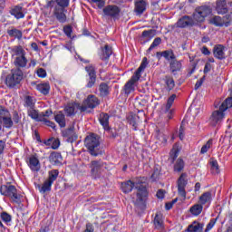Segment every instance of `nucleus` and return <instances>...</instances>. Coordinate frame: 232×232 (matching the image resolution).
<instances>
[{"label": "nucleus", "mask_w": 232, "mask_h": 232, "mask_svg": "<svg viewBox=\"0 0 232 232\" xmlns=\"http://www.w3.org/2000/svg\"><path fill=\"white\" fill-rule=\"evenodd\" d=\"M133 188L138 191L136 194L137 198L135 204H144V199L150 195V192L148 191V178L140 177L134 182L131 181V179H129L121 183V191L125 194L131 193Z\"/></svg>", "instance_id": "f257e3e1"}, {"label": "nucleus", "mask_w": 232, "mask_h": 232, "mask_svg": "<svg viewBox=\"0 0 232 232\" xmlns=\"http://www.w3.org/2000/svg\"><path fill=\"white\" fill-rule=\"evenodd\" d=\"M70 6V0H51L47 8H53V15L59 23H66V8Z\"/></svg>", "instance_id": "f03ea898"}, {"label": "nucleus", "mask_w": 232, "mask_h": 232, "mask_svg": "<svg viewBox=\"0 0 232 232\" xmlns=\"http://www.w3.org/2000/svg\"><path fill=\"white\" fill-rule=\"evenodd\" d=\"M11 56L14 58V64L15 70H24L28 66V58H26V51L21 45H14L11 48Z\"/></svg>", "instance_id": "7ed1b4c3"}, {"label": "nucleus", "mask_w": 232, "mask_h": 232, "mask_svg": "<svg viewBox=\"0 0 232 232\" xmlns=\"http://www.w3.org/2000/svg\"><path fill=\"white\" fill-rule=\"evenodd\" d=\"M229 108H232V97L227 98L219 106V110L212 112L209 119L211 126L215 127L217 124H220L224 121V117H226L225 111Z\"/></svg>", "instance_id": "20e7f679"}, {"label": "nucleus", "mask_w": 232, "mask_h": 232, "mask_svg": "<svg viewBox=\"0 0 232 232\" xmlns=\"http://www.w3.org/2000/svg\"><path fill=\"white\" fill-rule=\"evenodd\" d=\"M23 77L24 73L22 70L12 69L10 73L5 77V85L10 90H14V88H17L21 84Z\"/></svg>", "instance_id": "39448f33"}, {"label": "nucleus", "mask_w": 232, "mask_h": 232, "mask_svg": "<svg viewBox=\"0 0 232 232\" xmlns=\"http://www.w3.org/2000/svg\"><path fill=\"white\" fill-rule=\"evenodd\" d=\"M84 146L89 150V153L92 155V157H97L99 155V146H101V141H99V138L97 134L91 133L85 137Z\"/></svg>", "instance_id": "423d86ee"}, {"label": "nucleus", "mask_w": 232, "mask_h": 232, "mask_svg": "<svg viewBox=\"0 0 232 232\" xmlns=\"http://www.w3.org/2000/svg\"><path fill=\"white\" fill-rule=\"evenodd\" d=\"M0 193L4 197H8L16 204L21 202V195L17 193V188L10 183H7L6 185H1Z\"/></svg>", "instance_id": "0eeeda50"}, {"label": "nucleus", "mask_w": 232, "mask_h": 232, "mask_svg": "<svg viewBox=\"0 0 232 232\" xmlns=\"http://www.w3.org/2000/svg\"><path fill=\"white\" fill-rule=\"evenodd\" d=\"M210 14L211 7L208 5H202L196 8L193 14V19L194 21H197V23H204V21H206L207 16Z\"/></svg>", "instance_id": "6e6552de"}, {"label": "nucleus", "mask_w": 232, "mask_h": 232, "mask_svg": "<svg viewBox=\"0 0 232 232\" xmlns=\"http://www.w3.org/2000/svg\"><path fill=\"white\" fill-rule=\"evenodd\" d=\"M186 186H188V174L183 172L180 174L177 180V188H178V195L182 197V198L186 199L187 192Z\"/></svg>", "instance_id": "1a4fd4ad"}, {"label": "nucleus", "mask_w": 232, "mask_h": 232, "mask_svg": "<svg viewBox=\"0 0 232 232\" xmlns=\"http://www.w3.org/2000/svg\"><path fill=\"white\" fill-rule=\"evenodd\" d=\"M103 16L111 17V19H119V15H121V8L115 5H109L103 7Z\"/></svg>", "instance_id": "9d476101"}, {"label": "nucleus", "mask_w": 232, "mask_h": 232, "mask_svg": "<svg viewBox=\"0 0 232 232\" xmlns=\"http://www.w3.org/2000/svg\"><path fill=\"white\" fill-rule=\"evenodd\" d=\"M85 71L89 75L86 88H93V86H95V82H97V72L95 71V67L93 65L86 66Z\"/></svg>", "instance_id": "9b49d317"}, {"label": "nucleus", "mask_w": 232, "mask_h": 232, "mask_svg": "<svg viewBox=\"0 0 232 232\" xmlns=\"http://www.w3.org/2000/svg\"><path fill=\"white\" fill-rule=\"evenodd\" d=\"M229 19H231V15L229 14H227L224 17L214 16L209 20V24L218 27L229 26V24H231V22H229Z\"/></svg>", "instance_id": "f8f14e48"}, {"label": "nucleus", "mask_w": 232, "mask_h": 232, "mask_svg": "<svg viewBox=\"0 0 232 232\" xmlns=\"http://www.w3.org/2000/svg\"><path fill=\"white\" fill-rule=\"evenodd\" d=\"M25 162L34 173H39V171H41V161H39V159L36 158L35 155H32L27 158Z\"/></svg>", "instance_id": "ddd939ff"}, {"label": "nucleus", "mask_w": 232, "mask_h": 232, "mask_svg": "<svg viewBox=\"0 0 232 232\" xmlns=\"http://www.w3.org/2000/svg\"><path fill=\"white\" fill-rule=\"evenodd\" d=\"M140 79V77L133 74L123 86V93H125V95H130V93H133V92H135V82H137Z\"/></svg>", "instance_id": "4468645a"}, {"label": "nucleus", "mask_w": 232, "mask_h": 232, "mask_svg": "<svg viewBox=\"0 0 232 232\" xmlns=\"http://www.w3.org/2000/svg\"><path fill=\"white\" fill-rule=\"evenodd\" d=\"M111 55H113V47L111 45L105 44L103 47H101V51L99 53V57L101 61H103L104 63H108Z\"/></svg>", "instance_id": "2eb2a0df"}, {"label": "nucleus", "mask_w": 232, "mask_h": 232, "mask_svg": "<svg viewBox=\"0 0 232 232\" xmlns=\"http://www.w3.org/2000/svg\"><path fill=\"white\" fill-rule=\"evenodd\" d=\"M63 137H64L67 142L73 144L79 139V135L75 132V127L72 125L63 131Z\"/></svg>", "instance_id": "dca6fc26"}, {"label": "nucleus", "mask_w": 232, "mask_h": 232, "mask_svg": "<svg viewBox=\"0 0 232 232\" xmlns=\"http://www.w3.org/2000/svg\"><path fill=\"white\" fill-rule=\"evenodd\" d=\"M91 177L93 179L101 178V169H102V163L99 160H92L90 164Z\"/></svg>", "instance_id": "f3484780"}, {"label": "nucleus", "mask_w": 232, "mask_h": 232, "mask_svg": "<svg viewBox=\"0 0 232 232\" xmlns=\"http://www.w3.org/2000/svg\"><path fill=\"white\" fill-rule=\"evenodd\" d=\"M83 104H85L90 110H95L99 104H101V100L93 94H90L83 101Z\"/></svg>", "instance_id": "a211bd4d"}, {"label": "nucleus", "mask_w": 232, "mask_h": 232, "mask_svg": "<svg viewBox=\"0 0 232 232\" xmlns=\"http://www.w3.org/2000/svg\"><path fill=\"white\" fill-rule=\"evenodd\" d=\"M98 121L105 131H110L111 130L110 127V114L106 112L100 113Z\"/></svg>", "instance_id": "6ab92c4d"}, {"label": "nucleus", "mask_w": 232, "mask_h": 232, "mask_svg": "<svg viewBox=\"0 0 232 232\" xmlns=\"http://www.w3.org/2000/svg\"><path fill=\"white\" fill-rule=\"evenodd\" d=\"M49 162L53 166H63V155L61 152L53 151L49 155Z\"/></svg>", "instance_id": "aec40b11"}, {"label": "nucleus", "mask_w": 232, "mask_h": 232, "mask_svg": "<svg viewBox=\"0 0 232 232\" xmlns=\"http://www.w3.org/2000/svg\"><path fill=\"white\" fill-rule=\"evenodd\" d=\"M148 6V1L146 0H136L134 3V12L136 15H142Z\"/></svg>", "instance_id": "412c9836"}, {"label": "nucleus", "mask_w": 232, "mask_h": 232, "mask_svg": "<svg viewBox=\"0 0 232 232\" xmlns=\"http://www.w3.org/2000/svg\"><path fill=\"white\" fill-rule=\"evenodd\" d=\"M9 14L10 15H13L14 19H24V13L23 12V5H21L11 7Z\"/></svg>", "instance_id": "4be33fe9"}, {"label": "nucleus", "mask_w": 232, "mask_h": 232, "mask_svg": "<svg viewBox=\"0 0 232 232\" xmlns=\"http://www.w3.org/2000/svg\"><path fill=\"white\" fill-rule=\"evenodd\" d=\"M224 50H226V47L222 44H217L213 48V55L216 59H218V61H224L226 59V53H224Z\"/></svg>", "instance_id": "5701e85b"}, {"label": "nucleus", "mask_w": 232, "mask_h": 232, "mask_svg": "<svg viewBox=\"0 0 232 232\" xmlns=\"http://www.w3.org/2000/svg\"><path fill=\"white\" fill-rule=\"evenodd\" d=\"M6 34L9 37L17 39L21 41L23 39V31L15 28V26H11L7 29Z\"/></svg>", "instance_id": "b1692460"}, {"label": "nucleus", "mask_w": 232, "mask_h": 232, "mask_svg": "<svg viewBox=\"0 0 232 232\" xmlns=\"http://www.w3.org/2000/svg\"><path fill=\"white\" fill-rule=\"evenodd\" d=\"M178 28H186L188 26H193V19L188 15H184L183 17L179 18L177 22Z\"/></svg>", "instance_id": "393cba45"}, {"label": "nucleus", "mask_w": 232, "mask_h": 232, "mask_svg": "<svg viewBox=\"0 0 232 232\" xmlns=\"http://www.w3.org/2000/svg\"><path fill=\"white\" fill-rule=\"evenodd\" d=\"M169 70L171 73H173L174 75L178 72H180L182 70V61H179L177 60V58H175L174 60H171L169 63Z\"/></svg>", "instance_id": "a878e982"}, {"label": "nucleus", "mask_w": 232, "mask_h": 232, "mask_svg": "<svg viewBox=\"0 0 232 232\" xmlns=\"http://www.w3.org/2000/svg\"><path fill=\"white\" fill-rule=\"evenodd\" d=\"M216 11L221 15H224V14H227V4L226 3V0L217 1Z\"/></svg>", "instance_id": "bb28decb"}, {"label": "nucleus", "mask_w": 232, "mask_h": 232, "mask_svg": "<svg viewBox=\"0 0 232 232\" xmlns=\"http://www.w3.org/2000/svg\"><path fill=\"white\" fill-rule=\"evenodd\" d=\"M211 200H213L211 191L204 192L198 198L199 204H202L203 206H206V204H211Z\"/></svg>", "instance_id": "cd10ccee"}, {"label": "nucleus", "mask_w": 232, "mask_h": 232, "mask_svg": "<svg viewBox=\"0 0 232 232\" xmlns=\"http://www.w3.org/2000/svg\"><path fill=\"white\" fill-rule=\"evenodd\" d=\"M54 121L60 126V128H66V116L63 113V111H58L54 116Z\"/></svg>", "instance_id": "c85d7f7f"}, {"label": "nucleus", "mask_w": 232, "mask_h": 232, "mask_svg": "<svg viewBox=\"0 0 232 232\" xmlns=\"http://www.w3.org/2000/svg\"><path fill=\"white\" fill-rule=\"evenodd\" d=\"M24 107H25L26 110L35 108V98L31 95L24 96Z\"/></svg>", "instance_id": "c756f323"}, {"label": "nucleus", "mask_w": 232, "mask_h": 232, "mask_svg": "<svg viewBox=\"0 0 232 232\" xmlns=\"http://www.w3.org/2000/svg\"><path fill=\"white\" fill-rule=\"evenodd\" d=\"M167 92H171L175 88V80L171 75H165L163 79Z\"/></svg>", "instance_id": "7c9ffc66"}, {"label": "nucleus", "mask_w": 232, "mask_h": 232, "mask_svg": "<svg viewBox=\"0 0 232 232\" xmlns=\"http://www.w3.org/2000/svg\"><path fill=\"white\" fill-rule=\"evenodd\" d=\"M153 223L156 229H164V218L162 214L157 213L155 215Z\"/></svg>", "instance_id": "2f4dec72"}, {"label": "nucleus", "mask_w": 232, "mask_h": 232, "mask_svg": "<svg viewBox=\"0 0 232 232\" xmlns=\"http://www.w3.org/2000/svg\"><path fill=\"white\" fill-rule=\"evenodd\" d=\"M204 210V205L201 203H197L190 207L189 213L193 215V217H198L200 213Z\"/></svg>", "instance_id": "473e14b6"}, {"label": "nucleus", "mask_w": 232, "mask_h": 232, "mask_svg": "<svg viewBox=\"0 0 232 232\" xmlns=\"http://www.w3.org/2000/svg\"><path fill=\"white\" fill-rule=\"evenodd\" d=\"M185 166L186 163L184 162V160H182V158H179L174 163L173 171L175 173H180L181 171H184Z\"/></svg>", "instance_id": "72a5a7b5"}, {"label": "nucleus", "mask_w": 232, "mask_h": 232, "mask_svg": "<svg viewBox=\"0 0 232 232\" xmlns=\"http://www.w3.org/2000/svg\"><path fill=\"white\" fill-rule=\"evenodd\" d=\"M100 97H108L110 95V86L106 82H101L99 85Z\"/></svg>", "instance_id": "f704fd0d"}, {"label": "nucleus", "mask_w": 232, "mask_h": 232, "mask_svg": "<svg viewBox=\"0 0 232 232\" xmlns=\"http://www.w3.org/2000/svg\"><path fill=\"white\" fill-rule=\"evenodd\" d=\"M36 90L42 93V95H48V93H50V83H39L36 85Z\"/></svg>", "instance_id": "c9c22d12"}, {"label": "nucleus", "mask_w": 232, "mask_h": 232, "mask_svg": "<svg viewBox=\"0 0 232 232\" xmlns=\"http://www.w3.org/2000/svg\"><path fill=\"white\" fill-rule=\"evenodd\" d=\"M155 35H157V30L150 29L142 32L141 38L147 39V42H148V41H151L153 37H155Z\"/></svg>", "instance_id": "e433bc0d"}, {"label": "nucleus", "mask_w": 232, "mask_h": 232, "mask_svg": "<svg viewBox=\"0 0 232 232\" xmlns=\"http://www.w3.org/2000/svg\"><path fill=\"white\" fill-rule=\"evenodd\" d=\"M147 67H148V58L143 57L141 63L134 72V75H136V77H139L140 79V73H142V72H144V70H146Z\"/></svg>", "instance_id": "4c0bfd02"}, {"label": "nucleus", "mask_w": 232, "mask_h": 232, "mask_svg": "<svg viewBox=\"0 0 232 232\" xmlns=\"http://www.w3.org/2000/svg\"><path fill=\"white\" fill-rule=\"evenodd\" d=\"M27 115L36 122H40L41 119H43V117H39V111L35 110V108L27 109Z\"/></svg>", "instance_id": "58836bf2"}, {"label": "nucleus", "mask_w": 232, "mask_h": 232, "mask_svg": "<svg viewBox=\"0 0 232 232\" xmlns=\"http://www.w3.org/2000/svg\"><path fill=\"white\" fill-rule=\"evenodd\" d=\"M161 57H164L166 61H173L177 58L173 50H166L160 53Z\"/></svg>", "instance_id": "ea45409f"}, {"label": "nucleus", "mask_w": 232, "mask_h": 232, "mask_svg": "<svg viewBox=\"0 0 232 232\" xmlns=\"http://www.w3.org/2000/svg\"><path fill=\"white\" fill-rule=\"evenodd\" d=\"M58 177H59V169H52L48 172L47 180L53 184V182L57 180Z\"/></svg>", "instance_id": "a19ab883"}, {"label": "nucleus", "mask_w": 232, "mask_h": 232, "mask_svg": "<svg viewBox=\"0 0 232 232\" xmlns=\"http://www.w3.org/2000/svg\"><path fill=\"white\" fill-rule=\"evenodd\" d=\"M64 112L67 117H73L75 115V105L73 103H69L64 107Z\"/></svg>", "instance_id": "79ce46f5"}, {"label": "nucleus", "mask_w": 232, "mask_h": 232, "mask_svg": "<svg viewBox=\"0 0 232 232\" xmlns=\"http://www.w3.org/2000/svg\"><path fill=\"white\" fill-rule=\"evenodd\" d=\"M53 183H51L48 179H46L43 186L39 188L40 193H47L48 191H52V186Z\"/></svg>", "instance_id": "37998d69"}, {"label": "nucleus", "mask_w": 232, "mask_h": 232, "mask_svg": "<svg viewBox=\"0 0 232 232\" xmlns=\"http://www.w3.org/2000/svg\"><path fill=\"white\" fill-rule=\"evenodd\" d=\"M179 153V151L178 149H173L172 150H170L169 160L171 164H175V160H177Z\"/></svg>", "instance_id": "c03bdc74"}, {"label": "nucleus", "mask_w": 232, "mask_h": 232, "mask_svg": "<svg viewBox=\"0 0 232 232\" xmlns=\"http://www.w3.org/2000/svg\"><path fill=\"white\" fill-rule=\"evenodd\" d=\"M128 122L130 126H132V130L137 131L139 129V124L137 123V118L133 115L128 118Z\"/></svg>", "instance_id": "a18cd8bd"}, {"label": "nucleus", "mask_w": 232, "mask_h": 232, "mask_svg": "<svg viewBox=\"0 0 232 232\" xmlns=\"http://www.w3.org/2000/svg\"><path fill=\"white\" fill-rule=\"evenodd\" d=\"M188 232H202V224L189 225L187 228Z\"/></svg>", "instance_id": "49530a36"}, {"label": "nucleus", "mask_w": 232, "mask_h": 232, "mask_svg": "<svg viewBox=\"0 0 232 232\" xmlns=\"http://www.w3.org/2000/svg\"><path fill=\"white\" fill-rule=\"evenodd\" d=\"M2 122H4L5 128H7L8 130H10L12 126H14V121H12V117H9V116L3 117Z\"/></svg>", "instance_id": "de8ad7c7"}, {"label": "nucleus", "mask_w": 232, "mask_h": 232, "mask_svg": "<svg viewBox=\"0 0 232 232\" xmlns=\"http://www.w3.org/2000/svg\"><path fill=\"white\" fill-rule=\"evenodd\" d=\"M162 43V38L161 37H156L152 44H150V46L149 47V49L147 50V52H151L154 48H157V46L160 45V44Z\"/></svg>", "instance_id": "09e8293b"}, {"label": "nucleus", "mask_w": 232, "mask_h": 232, "mask_svg": "<svg viewBox=\"0 0 232 232\" xmlns=\"http://www.w3.org/2000/svg\"><path fill=\"white\" fill-rule=\"evenodd\" d=\"M175 99H177V94H172L169 97L166 104V111H169V110H171V106H173V102H175Z\"/></svg>", "instance_id": "8fccbe9b"}, {"label": "nucleus", "mask_w": 232, "mask_h": 232, "mask_svg": "<svg viewBox=\"0 0 232 232\" xmlns=\"http://www.w3.org/2000/svg\"><path fill=\"white\" fill-rule=\"evenodd\" d=\"M40 122H44L45 126H48L49 128H53V130H55V123L44 117H42L40 120Z\"/></svg>", "instance_id": "3c124183"}, {"label": "nucleus", "mask_w": 232, "mask_h": 232, "mask_svg": "<svg viewBox=\"0 0 232 232\" xmlns=\"http://www.w3.org/2000/svg\"><path fill=\"white\" fill-rule=\"evenodd\" d=\"M217 220H218V218H211L209 222L207 225V227L205 229V232L211 231L212 227H215V224H217Z\"/></svg>", "instance_id": "603ef678"}, {"label": "nucleus", "mask_w": 232, "mask_h": 232, "mask_svg": "<svg viewBox=\"0 0 232 232\" xmlns=\"http://www.w3.org/2000/svg\"><path fill=\"white\" fill-rule=\"evenodd\" d=\"M0 218H2V220L6 224H8V222H12V216L7 212H2L0 214Z\"/></svg>", "instance_id": "864d4df0"}, {"label": "nucleus", "mask_w": 232, "mask_h": 232, "mask_svg": "<svg viewBox=\"0 0 232 232\" xmlns=\"http://www.w3.org/2000/svg\"><path fill=\"white\" fill-rule=\"evenodd\" d=\"M156 139L163 145L167 144L168 142V138H166V135H164L162 132H159Z\"/></svg>", "instance_id": "5fc2aeb1"}, {"label": "nucleus", "mask_w": 232, "mask_h": 232, "mask_svg": "<svg viewBox=\"0 0 232 232\" xmlns=\"http://www.w3.org/2000/svg\"><path fill=\"white\" fill-rule=\"evenodd\" d=\"M90 3H94L97 5L98 8L100 10H102V8L106 5V1L104 0H89Z\"/></svg>", "instance_id": "6e6d98bb"}, {"label": "nucleus", "mask_w": 232, "mask_h": 232, "mask_svg": "<svg viewBox=\"0 0 232 232\" xmlns=\"http://www.w3.org/2000/svg\"><path fill=\"white\" fill-rule=\"evenodd\" d=\"M10 115V111L6 110L4 106L0 105V119L3 121V117H8Z\"/></svg>", "instance_id": "4d7b16f0"}, {"label": "nucleus", "mask_w": 232, "mask_h": 232, "mask_svg": "<svg viewBox=\"0 0 232 232\" xmlns=\"http://www.w3.org/2000/svg\"><path fill=\"white\" fill-rule=\"evenodd\" d=\"M36 74H37V77H39L40 79H44L47 75L46 70H44V68H39L36 71Z\"/></svg>", "instance_id": "13d9d810"}, {"label": "nucleus", "mask_w": 232, "mask_h": 232, "mask_svg": "<svg viewBox=\"0 0 232 232\" xmlns=\"http://www.w3.org/2000/svg\"><path fill=\"white\" fill-rule=\"evenodd\" d=\"M72 32H73V29L72 28V25H65L63 27V33L65 34L66 36L72 37Z\"/></svg>", "instance_id": "bf43d9fd"}, {"label": "nucleus", "mask_w": 232, "mask_h": 232, "mask_svg": "<svg viewBox=\"0 0 232 232\" xmlns=\"http://www.w3.org/2000/svg\"><path fill=\"white\" fill-rule=\"evenodd\" d=\"M211 148V140H208L207 144L203 145L200 150V153L204 155V153H208V150Z\"/></svg>", "instance_id": "052dcab7"}, {"label": "nucleus", "mask_w": 232, "mask_h": 232, "mask_svg": "<svg viewBox=\"0 0 232 232\" xmlns=\"http://www.w3.org/2000/svg\"><path fill=\"white\" fill-rule=\"evenodd\" d=\"M59 146H61V140L59 139L53 138V143L51 145L52 150H59Z\"/></svg>", "instance_id": "680f3d73"}, {"label": "nucleus", "mask_w": 232, "mask_h": 232, "mask_svg": "<svg viewBox=\"0 0 232 232\" xmlns=\"http://www.w3.org/2000/svg\"><path fill=\"white\" fill-rule=\"evenodd\" d=\"M211 167L213 169H216V173H220V168L218 167V161L217 160H212L210 162Z\"/></svg>", "instance_id": "e2e57ef3"}, {"label": "nucleus", "mask_w": 232, "mask_h": 232, "mask_svg": "<svg viewBox=\"0 0 232 232\" xmlns=\"http://www.w3.org/2000/svg\"><path fill=\"white\" fill-rule=\"evenodd\" d=\"M204 81H206V76H203L196 82L194 90H198V88L204 84Z\"/></svg>", "instance_id": "0e129e2a"}, {"label": "nucleus", "mask_w": 232, "mask_h": 232, "mask_svg": "<svg viewBox=\"0 0 232 232\" xmlns=\"http://www.w3.org/2000/svg\"><path fill=\"white\" fill-rule=\"evenodd\" d=\"M212 68H213V66L211 65V63H207L205 64V67H204V70H203V73H205V75L209 73V72H211Z\"/></svg>", "instance_id": "69168bd1"}, {"label": "nucleus", "mask_w": 232, "mask_h": 232, "mask_svg": "<svg viewBox=\"0 0 232 232\" xmlns=\"http://www.w3.org/2000/svg\"><path fill=\"white\" fill-rule=\"evenodd\" d=\"M160 178L159 172L154 171L151 176H150V179L152 182H157V180H159V179Z\"/></svg>", "instance_id": "338daca9"}, {"label": "nucleus", "mask_w": 232, "mask_h": 232, "mask_svg": "<svg viewBox=\"0 0 232 232\" xmlns=\"http://www.w3.org/2000/svg\"><path fill=\"white\" fill-rule=\"evenodd\" d=\"M166 191L164 189H159L156 193L157 198H164Z\"/></svg>", "instance_id": "774afa93"}]
</instances>
